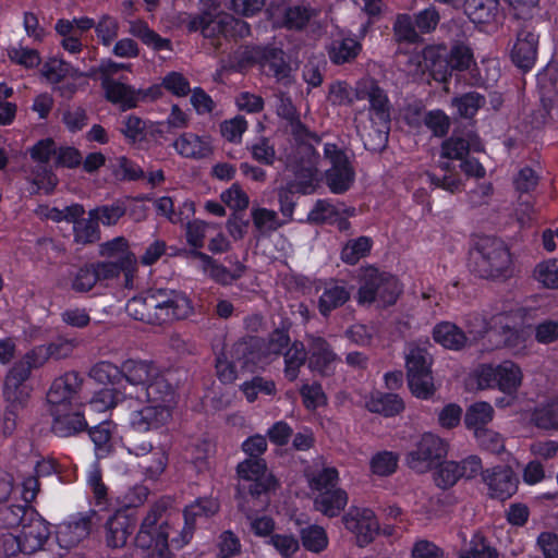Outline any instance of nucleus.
Here are the masks:
<instances>
[{"mask_svg": "<svg viewBox=\"0 0 558 558\" xmlns=\"http://www.w3.org/2000/svg\"><path fill=\"white\" fill-rule=\"evenodd\" d=\"M124 373L123 396L137 402L130 403L129 426L138 433L166 426L177 405L175 388L170 383L169 374L159 373L147 362L132 360L125 364Z\"/></svg>", "mask_w": 558, "mask_h": 558, "instance_id": "f257e3e1", "label": "nucleus"}, {"mask_svg": "<svg viewBox=\"0 0 558 558\" xmlns=\"http://www.w3.org/2000/svg\"><path fill=\"white\" fill-rule=\"evenodd\" d=\"M50 524L26 505L0 509V558L32 556L44 550Z\"/></svg>", "mask_w": 558, "mask_h": 558, "instance_id": "f03ea898", "label": "nucleus"}, {"mask_svg": "<svg viewBox=\"0 0 558 558\" xmlns=\"http://www.w3.org/2000/svg\"><path fill=\"white\" fill-rule=\"evenodd\" d=\"M82 378L75 372H68L57 377L48 392L47 402L52 416V430L60 437H69L87 427L81 411L78 391Z\"/></svg>", "mask_w": 558, "mask_h": 558, "instance_id": "7ed1b4c3", "label": "nucleus"}, {"mask_svg": "<svg viewBox=\"0 0 558 558\" xmlns=\"http://www.w3.org/2000/svg\"><path fill=\"white\" fill-rule=\"evenodd\" d=\"M125 311L136 320L165 324L189 317L193 313V306L190 299L182 292L158 290L132 298L128 301Z\"/></svg>", "mask_w": 558, "mask_h": 558, "instance_id": "20e7f679", "label": "nucleus"}, {"mask_svg": "<svg viewBox=\"0 0 558 558\" xmlns=\"http://www.w3.org/2000/svg\"><path fill=\"white\" fill-rule=\"evenodd\" d=\"M473 63V53L465 45H454L449 51L445 46H428L422 54L415 53L410 58L408 72L415 76L428 70L434 80L442 82L451 76L452 71L468 70Z\"/></svg>", "mask_w": 558, "mask_h": 558, "instance_id": "39448f33", "label": "nucleus"}, {"mask_svg": "<svg viewBox=\"0 0 558 558\" xmlns=\"http://www.w3.org/2000/svg\"><path fill=\"white\" fill-rule=\"evenodd\" d=\"M292 130L298 145L289 167L292 168L295 180L289 184L288 190L291 193L310 194L319 180V155L315 150V145H318L320 140L300 122L293 123Z\"/></svg>", "mask_w": 558, "mask_h": 558, "instance_id": "423d86ee", "label": "nucleus"}, {"mask_svg": "<svg viewBox=\"0 0 558 558\" xmlns=\"http://www.w3.org/2000/svg\"><path fill=\"white\" fill-rule=\"evenodd\" d=\"M523 379L522 367L512 360H504L499 363L477 365L469 374L466 386L469 389L476 390L497 389L507 396L514 397Z\"/></svg>", "mask_w": 558, "mask_h": 558, "instance_id": "0eeeda50", "label": "nucleus"}, {"mask_svg": "<svg viewBox=\"0 0 558 558\" xmlns=\"http://www.w3.org/2000/svg\"><path fill=\"white\" fill-rule=\"evenodd\" d=\"M356 302L360 305L385 307L397 302L402 292L398 278L389 272L367 266L359 270Z\"/></svg>", "mask_w": 558, "mask_h": 558, "instance_id": "6e6552de", "label": "nucleus"}, {"mask_svg": "<svg viewBox=\"0 0 558 558\" xmlns=\"http://www.w3.org/2000/svg\"><path fill=\"white\" fill-rule=\"evenodd\" d=\"M160 510L153 508L144 518L141 529L135 537L136 547L142 550H150L151 556L159 558L170 557L171 549H179L173 544V537H180L182 527L165 522L157 525Z\"/></svg>", "mask_w": 558, "mask_h": 558, "instance_id": "1a4fd4ad", "label": "nucleus"}, {"mask_svg": "<svg viewBox=\"0 0 558 558\" xmlns=\"http://www.w3.org/2000/svg\"><path fill=\"white\" fill-rule=\"evenodd\" d=\"M521 319V310L513 306L497 312L487 319V332L498 333L501 337L500 345L514 355L526 351L529 335L524 329L518 328Z\"/></svg>", "mask_w": 558, "mask_h": 558, "instance_id": "9d476101", "label": "nucleus"}, {"mask_svg": "<svg viewBox=\"0 0 558 558\" xmlns=\"http://www.w3.org/2000/svg\"><path fill=\"white\" fill-rule=\"evenodd\" d=\"M468 335L457 325L442 322L433 330L434 340L446 349L460 350L478 341L487 333V318L481 314H472L466 319Z\"/></svg>", "mask_w": 558, "mask_h": 558, "instance_id": "9b49d317", "label": "nucleus"}, {"mask_svg": "<svg viewBox=\"0 0 558 558\" xmlns=\"http://www.w3.org/2000/svg\"><path fill=\"white\" fill-rule=\"evenodd\" d=\"M189 28L199 31L205 37H211L219 33H233L240 37L250 34V26L246 22L222 14L219 11V4L215 1L210 2L207 11H203L190 21Z\"/></svg>", "mask_w": 558, "mask_h": 558, "instance_id": "f8f14e48", "label": "nucleus"}, {"mask_svg": "<svg viewBox=\"0 0 558 558\" xmlns=\"http://www.w3.org/2000/svg\"><path fill=\"white\" fill-rule=\"evenodd\" d=\"M289 343V337L283 331H275L268 343L260 344L257 341L253 343L241 342L235 344L236 354H242L245 359L243 366L248 372L264 368L278 357L281 350Z\"/></svg>", "mask_w": 558, "mask_h": 558, "instance_id": "ddd939ff", "label": "nucleus"}, {"mask_svg": "<svg viewBox=\"0 0 558 558\" xmlns=\"http://www.w3.org/2000/svg\"><path fill=\"white\" fill-rule=\"evenodd\" d=\"M477 271L482 277H506L511 267V256L504 242L496 239H485L478 250Z\"/></svg>", "mask_w": 558, "mask_h": 558, "instance_id": "4468645a", "label": "nucleus"}, {"mask_svg": "<svg viewBox=\"0 0 558 558\" xmlns=\"http://www.w3.org/2000/svg\"><path fill=\"white\" fill-rule=\"evenodd\" d=\"M355 98L367 99L369 101L371 120L373 125L377 128L380 144H384L387 140L385 129H387L390 119L389 104L386 94L373 80L363 78L356 84Z\"/></svg>", "mask_w": 558, "mask_h": 558, "instance_id": "2eb2a0df", "label": "nucleus"}, {"mask_svg": "<svg viewBox=\"0 0 558 558\" xmlns=\"http://www.w3.org/2000/svg\"><path fill=\"white\" fill-rule=\"evenodd\" d=\"M325 161L329 167L325 170L326 183L336 194L345 192L354 181L353 168L345 153L335 144L324 145Z\"/></svg>", "mask_w": 558, "mask_h": 558, "instance_id": "dca6fc26", "label": "nucleus"}, {"mask_svg": "<svg viewBox=\"0 0 558 558\" xmlns=\"http://www.w3.org/2000/svg\"><path fill=\"white\" fill-rule=\"evenodd\" d=\"M447 442L432 433H425L418 439L415 448L407 456V464L410 469L425 473L429 471L440 459L447 456Z\"/></svg>", "mask_w": 558, "mask_h": 558, "instance_id": "f3484780", "label": "nucleus"}, {"mask_svg": "<svg viewBox=\"0 0 558 558\" xmlns=\"http://www.w3.org/2000/svg\"><path fill=\"white\" fill-rule=\"evenodd\" d=\"M94 517V511L75 513L56 525V542L58 546L64 550V553H60L59 556H63L72 548L76 547L89 535Z\"/></svg>", "mask_w": 558, "mask_h": 558, "instance_id": "a211bd4d", "label": "nucleus"}, {"mask_svg": "<svg viewBox=\"0 0 558 558\" xmlns=\"http://www.w3.org/2000/svg\"><path fill=\"white\" fill-rule=\"evenodd\" d=\"M240 486L247 488L254 495L266 493L276 486V480L267 471L266 463L262 459H246L238 465Z\"/></svg>", "mask_w": 558, "mask_h": 558, "instance_id": "6ab92c4d", "label": "nucleus"}, {"mask_svg": "<svg viewBox=\"0 0 558 558\" xmlns=\"http://www.w3.org/2000/svg\"><path fill=\"white\" fill-rule=\"evenodd\" d=\"M347 530L353 533L360 546L368 544L378 532V522L373 510L368 508H351L343 517Z\"/></svg>", "mask_w": 558, "mask_h": 558, "instance_id": "aec40b11", "label": "nucleus"}, {"mask_svg": "<svg viewBox=\"0 0 558 558\" xmlns=\"http://www.w3.org/2000/svg\"><path fill=\"white\" fill-rule=\"evenodd\" d=\"M482 478L492 498L505 500L517 492L518 481L508 466L488 469L482 473Z\"/></svg>", "mask_w": 558, "mask_h": 558, "instance_id": "412c9836", "label": "nucleus"}, {"mask_svg": "<svg viewBox=\"0 0 558 558\" xmlns=\"http://www.w3.org/2000/svg\"><path fill=\"white\" fill-rule=\"evenodd\" d=\"M29 376L22 366H12L5 377L3 395L5 401L12 408H23L32 392V386L27 383Z\"/></svg>", "mask_w": 558, "mask_h": 558, "instance_id": "4be33fe9", "label": "nucleus"}, {"mask_svg": "<svg viewBox=\"0 0 558 558\" xmlns=\"http://www.w3.org/2000/svg\"><path fill=\"white\" fill-rule=\"evenodd\" d=\"M43 76L51 84L58 85L62 96H70L75 90L74 81L81 74L69 63L59 59H49L41 69Z\"/></svg>", "mask_w": 558, "mask_h": 558, "instance_id": "5701e85b", "label": "nucleus"}, {"mask_svg": "<svg viewBox=\"0 0 558 558\" xmlns=\"http://www.w3.org/2000/svg\"><path fill=\"white\" fill-rule=\"evenodd\" d=\"M308 367L320 375H330L337 365L338 356L322 337H311L308 341Z\"/></svg>", "mask_w": 558, "mask_h": 558, "instance_id": "b1692460", "label": "nucleus"}, {"mask_svg": "<svg viewBox=\"0 0 558 558\" xmlns=\"http://www.w3.org/2000/svg\"><path fill=\"white\" fill-rule=\"evenodd\" d=\"M538 35L529 29H522L511 51L513 63L520 69L527 71L532 69L537 58Z\"/></svg>", "mask_w": 558, "mask_h": 558, "instance_id": "393cba45", "label": "nucleus"}, {"mask_svg": "<svg viewBox=\"0 0 558 558\" xmlns=\"http://www.w3.org/2000/svg\"><path fill=\"white\" fill-rule=\"evenodd\" d=\"M464 12L476 25L495 27L501 20L498 0H465Z\"/></svg>", "mask_w": 558, "mask_h": 558, "instance_id": "a878e982", "label": "nucleus"}, {"mask_svg": "<svg viewBox=\"0 0 558 558\" xmlns=\"http://www.w3.org/2000/svg\"><path fill=\"white\" fill-rule=\"evenodd\" d=\"M174 150L184 158L201 159L213 151L211 138L187 132L181 134L172 144Z\"/></svg>", "mask_w": 558, "mask_h": 558, "instance_id": "bb28decb", "label": "nucleus"}, {"mask_svg": "<svg viewBox=\"0 0 558 558\" xmlns=\"http://www.w3.org/2000/svg\"><path fill=\"white\" fill-rule=\"evenodd\" d=\"M135 521L122 511L116 512L106 523V543L109 547L119 548L125 545L133 532Z\"/></svg>", "mask_w": 558, "mask_h": 558, "instance_id": "cd10ccee", "label": "nucleus"}, {"mask_svg": "<svg viewBox=\"0 0 558 558\" xmlns=\"http://www.w3.org/2000/svg\"><path fill=\"white\" fill-rule=\"evenodd\" d=\"M102 87L107 99L119 106L122 110L136 107L140 99V92H136L130 85L105 77L102 80Z\"/></svg>", "mask_w": 558, "mask_h": 558, "instance_id": "c85d7f7f", "label": "nucleus"}, {"mask_svg": "<svg viewBox=\"0 0 558 558\" xmlns=\"http://www.w3.org/2000/svg\"><path fill=\"white\" fill-rule=\"evenodd\" d=\"M482 149V142L476 134L468 133L465 137L451 136L441 145V158L462 160L470 150L481 151Z\"/></svg>", "mask_w": 558, "mask_h": 558, "instance_id": "c756f323", "label": "nucleus"}, {"mask_svg": "<svg viewBox=\"0 0 558 558\" xmlns=\"http://www.w3.org/2000/svg\"><path fill=\"white\" fill-rule=\"evenodd\" d=\"M348 493L342 488L324 490L314 497V508L328 518H335L348 505Z\"/></svg>", "mask_w": 558, "mask_h": 558, "instance_id": "7c9ffc66", "label": "nucleus"}, {"mask_svg": "<svg viewBox=\"0 0 558 558\" xmlns=\"http://www.w3.org/2000/svg\"><path fill=\"white\" fill-rule=\"evenodd\" d=\"M121 132L129 141L134 143L141 142L148 134H161L163 132V122H147L134 114H130L122 120Z\"/></svg>", "mask_w": 558, "mask_h": 558, "instance_id": "2f4dec72", "label": "nucleus"}, {"mask_svg": "<svg viewBox=\"0 0 558 558\" xmlns=\"http://www.w3.org/2000/svg\"><path fill=\"white\" fill-rule=\"evenodd\" d=\"M350 299V290L344 283L331 281L324 288L318 300V308L322 315L327 316L333 310L342 306Z\"/></svg>", "mask_w": 558, "mask_h": 558, "instance_id": "473e14b6", "label": "nucleus"}, {"mask_svg": "<svg viewBox=\"0 0 558 558\" xmlns=\"http://www.w3.org/2000/svg\"><path fill=\"white\" fill-rule=\"evenodd\" d=\"M494 416L495 410L489 402L476 401L468 407L464 414V424L474 434L480 429L487 428Z\"/></svg>", "mask_w": 558, "mask_h": 558, "instance_id": "72a5a7b5", "label": "nucleus"}, {"mask_svg": "<svg viewBox=\"0 0 558 558\" xmlns=\"http://www.w3.org/2000/svg\"><path fill=\"white\" fill-rule=\"evenodd\" d=\"M99 255L128 267H136V257L129 250L128 241L122 236L100 244Z\"/></svg>", "mask_w": 558, "mask_h": 558, "instance_id": "f704fd0d", "label": "nucleus"}, {"mask_svg": "<svg viewBox=\"0 0 558 558\" xmlns=\"http://www.w3.org/2000/svg\"><path fill=\"white\" fill-rule=\"evenodd\" d=\"M365 404L369 411L385 416L396 415L404 409L403 401L397 395L380 391L371 393Z\"/></svg>", "mask_w": 558, "mask_h": 558, "instance_id": "c9c22d12", "label": "nucleus"}, {"mask_svg": "<svg viewBox=\"0 0 558 558\" xmlns=\"http://www.w3.org/2000/svg\"><path fill=\"white\" fill-rule=\"evenodd\" d=\"M195 256L201 259L204 274L221 284H230L243 274L242 266L230 271L225 266L218 265L211 257L204 253L195 252Z\"/></svg>", "mask_w": 558, "mask_h": 558, "instance_id": "e433bc0d", "label": "nucleus"}, {"mask_svg": "<svg viewBox=\"0 0 558 558\" xmlns=\"http://www.w3.org/2000/svg\"><path fill=\"white\" fill-rule=\"evenodd\" d=\"M128 362L123 364L122 372L110 362L96 363L89 371V377L101 385L118 386L117 388L123 389L122 385L125 384L124 366Z\"/></svg>", "mask_w": 558, "mask_h": 558, "instance_id": "4c0bfd02", "label": "nucleus"}, {"mask_svg": "<svg viewBox=\"0 0 558 558\" xmlns=\"http://www.w3.org/2000/svg\"><path fill=\"white\" fill-rule=\"evenodd\" d=\"M129 33L140 38L146 46L154 50H171V43L169 39L160 37L155 33L146 22L142 20H133L129 22Z\"/></svg>", "mask_w": 558, "mask_h": 558, "instance_id": "58836bf2", "label": "nucleus"}, {"mask_svg": "<svg viewBox=\"0 0 558 558\" xmlns=\"http://www.w3.org/2000/svg\"><path fill=\"white\" fill-rule=\"evenodd\" d=\"M95 274H97V280H111L118 278L121 272L124 274V286L126 288H133V276L136 267H128L113 260L99 262L90 264Z\"/></svg>", "mask_w": 558, "mask_h": 558, "instance_id": "ea45409f", "label": "nucleus"}, {"mask_svg": "<svg viewBox=\"0 0 558 558\" xmlns=\"http://www.w3.org/2000/svg\"><path fill=\"white\" fill-rule=\"evenodd\" d=\"M308 486L313 493L319 494L324 490L339 488V471L333 466H324L317 472L306 473Z\"/></svg>", "mask_w": 558, "mask_h": 558, "instance_id": "a19ab883", "label": "nucleus"}, {"mask_svg": "<svg viewBox=\"0 0 558 558\" xmlns=\"http://www.w3.org/2000/svg\"><path fill=\"white\" fill-rule=\"evenodd\" d=\"M265 73L281 81L289 77L290 68L283 59V51L277 48H265L260 60Z\"/></svg>", "mask_w": 558, "mask_h": 558, "instance_id": "79ce46f5", "label": "nucleus"}, {"mask_svg": "<svg viewBox=\"0 0 558 558\" xmlns=\"http://www.w3.org/2000/svg\"><path fill=\"white\" fill-rule=\"evenodd\" d=\"M244 357L242 354H236L235 345L231 350L230 360L226 354L217 357L216 369L218 378L225 384L233 383L236 377V368L240 366L243 369L248 371L243 366Z\"/></svg>", "mask_w": 558, "mask_h": 558, "instance_id": "37998d69", "label": "nucleus"}, {"mask_svg": "<svg viewBox=\"0 0 558 558\" xmlns=\"http://www.w3.org/2000/svg\"><path fill=\"white\" fill-rule=\"evenodd\" d=\"M123 389L105 387L97 391L89 401V410L98 413L114 408L120 401L129 399L123 396Z\"/></svg>", "mask_w": 558, "mask_h": 558, "instance_id": "c03bdc74", "label": "nucleus"}, {"mask_svg": "<svg viewBox=\"0 0 558 558\" xmlns=\"http://www.w3.org/2000/svg\"><path fill=\"white\" fill-rule=\"evenodd\" d=\"M361 50V44L352 37L336 39L329 48V57L335 63H344L354 59Z\"/></svg>", "mask_w": 558, "mask_h": 558, "instance_id": "a18cd8bd", "label": "nucleus"}, {"mask_svg": "<svg viewBox=\"0 0 558 558\" xmlns=\"http://www.w3.org/2000/svg\"><path fill=\"white\" fill-rule=\"evenodd\" d=\"M204 518L202 507L196 500L195 502L189 505L184 510V524L182 526V531L180 532V537H173L172 542L177 548H182L185 546L192 538L194 533V527L197 519Z\"/></svg>", "mask_w": 558, "mask_h": 558, "instance_id": "49530a36", "label": "nucleus"}, {"mask_svg": "<svg viewBox=\"0 0 558 558\" xmlns=\"http://www.w3.org/2000/svg\"><path fill=\"white\" fill-rule=\"evenodd\" d=\"M284 376L290 381L298 378L301 366L306 361V352L302 342H294L284 352Z\"/></svg>", "mask_w": 558, "mask_h": 558, "instance_id": "de8ad7c7", "label": "nucleus"}, {"mask_svg": "<svg viewBox=\"0 0 558 558\" xmlns=\"http://www.w3.org/2000/svg\"><path fill=\"white\" fill-rule=\"evenodd\" d=\"M68 222L73 223L74 240L81 244H88L99 239L98 222L96 219L88 218H74L66 219Z\"/></svg>", "mask_w": 558, "mask_h": 558, "instance_id": "09e8293b", "label": "nucleus"}, {"mask_svg": "<svg viewBox=\"0 0 558 558\" xmlns=\"http://www.w3.org/2000/svg\"><path fill=\"white\" fill-rule=\"evenodd\" d=\"M408 376L430 372L432 357L424 348L411 344L405 357Z\"/></svg>", "mask_w": 558, "mask_h": 558, "instance_id": "8fccbe9b", "label": "nucleus"}, {"mask_svg": "<svg viewBox=\"0 0 558 558\" xmlns=\"http://www.w3.org/2000/svg\"><path fill=\"white\" fill-rule=\"evenodd\" d=\"M373 245V241L368 236H360L345 243L341 251L342 262L354 265L361 258L365 257Z\"/></svg>", "mask_w": 558, "mask_h": 558, "instance_id": "3c124183", "label": "nucleus"}, {"mask_svg": "<svg viewBox=\"0 0 558 558\" xmlns=\"http://www.w3.org/2000/svg\"><path fill=\"white\" fill-rule=\"evenodd\" d=\"M84 207L78 204H73L64 209H59L57 207H49L47 205H39L36 208V214L38 217L43 219H50L56 222L66 221V219H74L83 216Z\"/></svg>", "mask_w": 558, "mask_h": 558, "instance_id": "603ef678", "label": "nucleus"}, {"mask_svg": "<svg viewBox=\"0 0 558 558\" xmlns=\"http://www.w3.org/2000/svg\"><path fill=\"white\" fill-rule=\"evenodd\" d=\"M399 457L391 451H380L375 453L369 461V468L374 475L389 476L393 474L398 468Z\"/></svg>", "mask_w": 558, "mask_h": 558, "instance_id": "864d4df0", "label": "nucleus"}, {"mask_svg": "<svg viewBox=\"0 0 558 558\" xmlns=\"http://www.w3.org/2000/svg\"><path fill=\"white\" fill-rule=\"evenodd\" d=\"M119 29V21L109 14L101 15L95 24L97 38L105 47H109L113 44L118 38Z\"/></svg>", "mask_w": 558, "mask_h": 558, "instance_id": "5fc2aeb1", "label": "nucleus"}, {"mask_svg": "<svg viewBox=\"0 0 558 558\" xmlns=\"http://www.w3.org/2000/svg\"><path fill=\"white\" fill-rule=\"evenodd\" d=\"M533 276L542 287L558 289V259L551 258L537 264Z\"/></svg>", "mask_w": 558, "mask_h": 558, "instance_id": "6e6d98bb", "label": "nucleus"}, {"mask_svg": "<svg viewBox=\"0 0 558 558\" xmlns=\"http://www.w3.org/2000/svg\"><path fill=\"white\" fill-rule=\"evenodd\" d=\"M533 421L542 428H558V398L537 407L533 413Z\"/></svg>", "mask_w": 558, "mask_h": 558, "instance_id": "4d7b16f0", "label": "nucleus"}, {"mask_svg": "<svg viewBox=\"0 0 558 558\" xmlns=\"http://www.w3.org/2000/svg\"><path fill=\"white\" fill-rule=\"evenodd\" d=\"M303 546L313 553H320L328 546V536L324 527L310 525L301 532Z\"/></svg>", "mask_w": 558, "mask_h": 558, "instance_id": "13d9d810", "label": "nucleus"}, {"mask_svg": "<svg viewBox=\"0 0 558 558\" xmlns=\"http://www.w3.org/2000/svg\"><path fill=\"white\" fill-rule=\"evenodd\" d=\"M452 106L462 118L474 117L485 104V98L478 93H468L452 99Z\"/></svg>", "mask_w": 558, "mask_h": 558, "instance_id": "bf43d9fd", "label": "nucleus"}, {"mask_svg": "<svg viewBox=\"0 0 558 558\" xmlns=\"http://www.w3.org/2000/svg\"><path fill=\"white\" fill-rule=\"evenodd\" d=\"M316 14V10L303 4H296L287 9L283 23L288 28L301 29L315 17Z\"/></svg>", "mask_w": 558, "mask_h": 558, "instance_id": "052dcab7", "label": "nucleus"}, {"mask_svg": "<svg viewBox=\"0 0 558 558\" xmlns=\"http://www.w3.org/2000/svg\"><path fill=\"white\" fill-rule=\"evenodd\" d=\"M241 390L248 402H254L258 395H274L276 392V385L270 379L254 377L252 380L243 383Z\"/></svg>", "mask_w": 558, "mask_h": 558, "instance_id": "680f3d73", "label": "nucleus"}, {"mask_svg": "<svg viewBox=\"0 0 558 558\" xmlns=\"http://www.w3.org/2000/svg\"><path fill=\"white\" fill-rule=\"evenodd\" d=\"M49 361L48 351L45 344L34 347L26 352L14 366H22L27 375L31 376L32 369L43 367Z\"/></svg>", "mask_w": 558, "mask_h": 558, "instance_id": "e2e57ef3", "label": "nucleus"}, {"mask_svg": "<svg viewBox=\"0 0 558 558\" xmlns=\"http://www.w3.org/2000/svg\"><path fill=\"white\" fill-rule=\"evenodd\" d=\"M125 207L122 204L105 205L92 209L89 216L104 226H113L124 215Z\"/></svg>", "mask_w": 558, "mask_h": 558, "instance_id": "0e129e2a", "label": "nucleus"}, {"mask_svg": "<svg viewBox=\"0 0 558 558\" xmlns=\"http://www.w3.org/2000/svg\"><path fill=\"white\" fill-rule=\"evenodd\" d=\"M252 219L256 229L262 233L275 231L281 226L276 211L267 208H253Z\"/></svg>", "mask_w": 558, "mask_h": 558, "instance_id": "69168bd1", "label": "nucleus"}, {"mask_svg": "<svg viewBox=\"0 0 558 558\" xmlns=\"http://www.w3.org/2000/svg\"><path fill=\"white\" fill-rule=\"evenodd\" d=\"M411 392L420 399H428L434 393V383L430 372L408 376Z\"/></svg>", "mask_w": 558, "mask_h": 558, "instance_id": "338daca9", "label": "nucleus"}, {"mask_svg": "<svg viewBox=\"0 0 558 558\" xmlns=\"http://www.w3.org/2000/svg\"><path fill=\"white\" fill-rule=\"evenodd\" d=\"M221 202L232 210H244L250 204V198L243 189L234 183L220 194Z\"/></svg>", "mask_w": 558, "mask_h": 558, "instance_id": "774afa93", "label": "nucleus"}]
</instances>
